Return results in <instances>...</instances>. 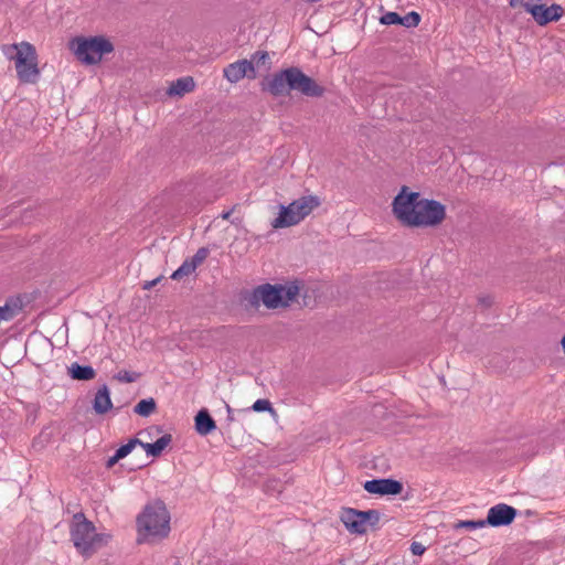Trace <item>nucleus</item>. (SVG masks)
<instances>
[{"instance_id": "bb28decb", "label": "nucleus", "mask_w": 565, "mask_h": 565, "mask_svg": "<svg viewBox=\"0 0 565 565\" xmlns=\"http://www.w3.org/2000/svg\"><path fill=\"white\" fill-rule=\"evenodd\" d=\"M138 377V374L137 373H132V372H129V371H119L116 375H115V379L121 383H132L137 380Z\"/></svg>"}, {"instance_id": "473e14b6", "label": "nucleus", "mask_w": 565, "mask_h": 565, "mask_svg": "<svg viewBox=\"0 0 565 565\" xmlns=\"http://www.w3.org/2000/svg\"><path fill=\"white\" fill-rule=\"evenodd\" d=\"M509 3L511 7H518V6H523L524 7V1L523 0H509Z\"/></svg>"}, {"instance_id": "0eeeda50", "label": "nucleus", "mask_w": 565, "mask_h": 565, "mask_svg": "<svg viewBox=\"0 0 565 565\" xmlns=\"http://www.w3.org/2000/svg\"><path fill=\"white\" fill-rule=\"evenodd\" d=\"M12 49L17 51L14 60L19 79L23 83H35L40 71L34 46L28 42H21L14 44Z\"/></svg>"}, {"instance_id": "4be33fe9", "label": "nucleus", "mask_w": 565, "mask_h": 565, "mask_svg": "<svg viewBox=\"0 0 565 565\" xmlns=\"http://www.w3.org/2000/svg\"><path fill=\"white\" fill-rule=\"evenodd\" d=\"M17 311V307L8 302L0 306V322L12 320L15 317Z\"/></svg>"}, {"instance_id": "39448f33", "label": "nucleus", "mask_w": 565, "mask_h": 565, "mask_svg": "<svg viewBox=\"0 0 565 565\" xmlns=\"http://www.w3.org/2000/svg\"><path fill=\"white\" fill-rule=\"evenodd\" d=\"M320 201L315 195L301 196L288 205H281L278 216L271 222L274 228H284L299 224L307 217Z\"/></svg>"}, {"instance_id": "2eb2a0df", "label": "nucleus", "mask_w": 565, "mask_h": 565, "mask_svg": "<svg viewBox=\"0 0 565 565\" xmlns=\"http://www.w3.org/2000/svg\"><path fill=\"white\" fill-rule=\"evenodd\" d=\"M93 408L96 414L103 415L113 408L110 392L107 385H103L95 394Z\"/></svg>"}, {"instance_id": "1a4fd4ad", "label": "nucleus", "mask_w": 565, "mask_h": 565, "mask_svg": "<svg viewBox=\"0 0 565 565\" xmlns=\"http://www.w3.org/2000/svg\"><path fill=\"white\" fill-rule=\"evenodd\" d=\"M446 217V207L438 201L420 200L417 213L411 223L412 227H433L439 225Z\"/></svg>"}, {"instance_id": "7c9ffc66", "label": "nucleus", "mask_w": 565, "mask_h": 565, "mask_svg": "<svg viewBox=\"0 0 565 565\" xmlns=\"http://www.w3.org/2000/svg\"><path fill=\"white\" fill-rule=\"evenodd\" d=\"M411 551L414 555H422L425 552V547L418 542H413Z\"/></svg>"}, {"instance_id": "20e7f679", "label": "nucleus", "mask_w": 565, "mask_h": 565, "mask_svg": "<svg viewBox=\"0 0 565 565\" xmlns=\"http://www.w3.org/2000/svg\"><path fill=\"white\" fill-rule=\"evenodd\" d=\"M299 292L295 282L286 285H260L253 290L250 301L255 305L262 302L268 309L287 307L294 301Z\"/></svg>"}, {"instance_id": "9b49d317", "label": "nucleus", "mask_w": 565, "mask_h": 565, "mask_svg": "<svg viewBox=\"0 0 565 565\" xmlns=\"http://www.w3.org/2000/svg\"><path fill=\"white\" fill-rule=\"evenodd\" d=\"M524 10L532 15L539 25H546L550 22L558 21L564 13L562 6L556 3L546 6L543 3V0L525 1Z\"/></svg>"}, {"instance_id": "f8f14e48", "label": "nucleus", "mask_w": 565, "mask_h": 565, "mask_svg": "<svg viewBox=\"0 0 565 565\" xmlns=\"http://www.w3.org/2000/svg\"><path fill=\"white\" fill-rule=\"evenodd\" d=\"M516 516V509L505 503H499L488 510L487 524L499 527L513 522Z\"/></svg>"}, {"instance_id": "a211bd4d", "label": "nucleus", "mask_w": 565, "mask_h": 565, "mask_svg": "<svg viewBox=\"0 0 565 565\" xmlns=\"http://www.w3.org/2000/svg\"><path fill=\"white\" fill-rule=\"evenodd\" d=\"M67 373L71 379L78 381H89L96 376V372L90 365H81L77 362L67 367Z\"/></svg>"}, {"instance_id": "dca6fc26", "label": "nucleus", "mask_w": 565, "mask_h": 565, "mask_svg": "<svg viewBox=\"0 0 565 565\" xmlns=\"http://www.w3.org/2000/svg\"><path fill=\"white\" fill-rule=\"evenodd\" d=\"M216 428L214 419L211 417L207 409L203 408L199 411L195 416V429L199 435L206 436Z\"/></svg>"}, {"instance_id": "7ed1b4c3", "label": "nucleus", "mask_w": 565, "mask_h": 565, "mask_svg": "<svg viewBox=\"0 0 565 565\" xmlns=\"http://www.w3.org/2000/svg\"><path fill=\"white\" fill-rule=\"evenodd\" d=\"M70 535L76 551L86 558L93 556L113 539L108 532L97 533L94 523L88 521L83 513L74 514Z\"/></svg>"}, {"instance_id": "b1692460", "label": "nucleus", "mask_w": 565, "mask_h": 565, "mask_svg": "<svg viewBox=\"0 0 565 565\" xmlns=\"http://www.w3.org/2000/svg\"><path fill=\"white\" fill-rule=\"evenodd\" d=\"M137 445H140V446H141V441H140L138 438H132V439H130L127 444L121 445V446L116 450V452L118 454V456H119L121 459H124L125 457H127V456L132 451V449H134Z\"/></svg>"}, {"instance_id": "f3484780", "label": "nucleus", "mask_w": 565, "mask_h": 565, "mask_svg": "<svg viewBox=\"0 0 565 565\" xmlns=\"http://www.w3.org/2000/svg\"><path fill=\"white\" fill-rule=\"evenodd\" d=\"M195 83L191 76H184L172 82L169 86L167 94L169 96H183L194 89Z\"/></svg>"}, {"instance_id": "423d86ee", "label": "nucleus", "mask_w": 565, "mask_h": 565, "mask_svg": "<svg viewBox=\"0 0 565 565\" xmlns=\"http://www.w3.org/2000/svg\"><path fill=\"white\" fill-rule=\"evenodd\" d=\"M71 49L84 64L92 65L100 62L105 54L114 51V45L105 36L76 38L71 42Z\"/></svg>"}, {"instance_id": "393cba45", "label": "nucleus", "mask_w": 565, "mask_h": 565, "mask_svg": "<svg viewBox=\"0 0 565 565\" xmlns=\"http://www.w3.org/2000/svg\"><path fill=\"white\" fill-rule=\"evenodd\" d=\"M487 524V520H478V521H460L458 524H457V527L458 529H468V530H477V529H482Z\"/></svg>"}, {"instance_id": "9d476101", "label": "nucleus", "mask_w": 565, "mask_h": 565, "mask_svg": "<svg viewBox=\"0 0 565 565\" xmlns=\"http://www.w3.org/2000/svg\"><path fill=\"white\" fill-rule=\"evenodd\" d=\"M380 520L379 512L375 510L356 511L345 509L341 514V521L347 530L354 534H364L369 525H374Z\"/></svg>"}, {"instance_id": "c9c22d12", "label": "nucleus", "mask_w": 565, "mask_h": 565, "mask_svg": "<svg viewBox=\"0 0 565 565\" xmlns=\"http://www.w3.org/2000/svg\"><path fill=\"white\" fill-rule=\"evenodd\" d=\"M227 413H228V419L232 420L233 419L232 416H231L232 409H231V407L228 405H227Z\"/></svg>"}, {"instance_id": "a878e982", "label": "nucleus", "mask_w": 565, "mask_h": 565, "mask_svg": "<svg viewBox=\"0 0 565 565\" xmlns=\"http://www.w3.org/2000/svg\"><path fill=\"white\" fill-rule=\"evenodd\" d=\"M207 255H209V249L205 247H201L196 250V253L191 258H189V260L192 264H194L195 267L198 268V266L201 265L205 260Z\"/></svg>"}, {"instance_id": "f03ea898", "label": "nucleus", "mask_w": 565, "mask_h": 565, "mask_svg": "<svg viewBox=\"0 0 565 565\" xmlns=\"http://www.w3.org/2000/svg\"><path fill=\"white\" fill-rule=\"evenodd\" d=\"M170 520V513L162 501L146 505L137 518V542L154 543L166 539L171 530Z\"/></svg>"}, {"instance_id": "5701e85b", "label": "nucleus", "mask_w": 565, "mask_h": 565, "mask_svg": "<svg viewBox=\"0 0 565 565\" xmlns=\"http://www.w3.org/2000/svg\"><path fill=\"white\" fill-rule=\"evenodd\" d=\"M401 25H404L406 28H415L420 22V15L417 12L412 11L405 14L404 17H401Z\"/></svg>"}, {"instance_id": "ddd939ff", "label": "nucleus", "mask_w": 565, "mask_h": 565, "mask_svg": "<svg viewBox=\"0 0 565 565\" xmlns=\"http://www.w3.org/2000/svg\"><path fill=\"white\" fill-rule=\"evenodd\" d=\"M224 77L230 83H237L244 77L254 78L256 76L255 67L248 60H239L231 63L224 68Z\"/></svg>"}, {"instance_id": "72a5a7b5", "label": "nucleus", "mask_w": 565, "mask_h": 565, "mask_svg": "<svg viewBox=\"0 0 565 565\" xmlns=\"http://www.w3.org/2000/svg\"><path fill=\"white\" fill-rule=\"evenodd\" d=\"M157 281H158V279H154V280H152V281H148V282L145 285V288H146V289H148V288H150V287L154 286V285L157 284Z\"/></svg>"}, {"instance_id": "2f4dec72", "label": "nucleus", "mask_w": 565, "mask_h": 565, "mask_svg": "<svg viewBox=\"0 0 565 565\" xmlns=\"http://www.w3.org/2000/svg\"><path fill=\"white\" fill-rule=\"evenodd\" d=\"M121 458L118 456L117 452L114 454V456H111L108 460H107V463L106 466L108 468H111L113 466H115Z\"/></svg>"}, {"instance_id": "f257e3e1", "label": "nucleus", "mask_w": 565, "mask_h": 565, "mask_svg": "<svg viewBox=\"0 0 565 565\" xmlns=\"http://www.w3.org/2000/svg\"><path fill=\"white\" fill-rule=\"evenodd\" d=\"M263 89L273 96H284L295 90L305 96H322L324 89L298 67H289L266 78Z\"/></svg>"}, {"instance_id": "aec40b11", "label": "nucleus", "mask_w": 565, "mask_h": 565, "mask_svg": "<svg viewBox=\"0 0 565 565\" xmlns=\"http://www.w3.org/2000/svg\"><path fill=\"white\" fill-rule=\"evenodd\" d=\"M156 409V402L153 398H146L141 399L136 406H135V413L147 417L149 416L153 411Z\"/></svg>"}, {"instance_id": "6ab92c4d", "label": "nucleus", "mask_w": 565, "mask_h": 565, "mask_svg": "<svg viewBox=\"0 0 565 565\" xmlns=\"http://www.w3.org/2000/svg\"><path fill=\"white\" fill-rule=\"evenodd\" d=\"M171 440V435L166 434L151 444L141 441V447L146 450L148 456L157 457L168 447Z\"/></svg>"}, {"instance_id": "c756f323", "label": "nucleus", "mask_w": 565, "mask_h": 565, "mask_svg": "<svg viewBox=\"0 0 565 565\" xmlns=\"http://www.w3.org/2000/svg\"><path fill=\"white\" fill-rule=\"evenodd\" d=\"M252 409L255 412L271 411V404L268 399L260 398L253 404Z\"/></svg>"}, {"instance_id": "6e6552de", "label": "nucleus", "mask_w": 565, "mask_h": 565, "mask_svg": "<svg viewBox=\"0 0 565 565\" xmlns=\"http://www.w3.org/2000/svg\"><path fill=\"white\" fill-rule=\"evenodd\" d=\"M422 196L418 192H409L407 186H402L394 198L392 209L395 217L404 225L411 226L414 215L417 213Z\"/></svg>"}, {"instance_id": "412c9836", "label": "nucleus", "mask_w": 565, "mask_h": 565, "mask_svg": "<svg viewBox=\"0 0 565 565\" xmlns=\"http://www.w3.org/2000/svg\"><path fill=\"white\" fill-rule=\"evenodd\" d=\"M196 267L189 259H185L182 265L173 271L171 278L174 280H180L183 277H186L195 271Z\"/></svg>"}, {"instance_id": "f704fd0d", "label": "nucleus", "mask_w": 565, "mask_h": 565, "mask_svg": "<svg viewBox=\"0 0 565 565\" xmlns=\"http://www.w3.org/2000/svg\"><path fill=\"white\" fill-rule=\"evenodd\" d=\"M231 214H232V212H231V211L223 212V213H222V218L227 220V218L231 216Z\"/></svg>"}, {"instance_id": "c85d7f7f", "label": "nucleus", "mask_w": 565, "mask_h": 565, "mask_svg": "<svg viewBox=\"0 0 565 565\" xmlns=\"http://www.w3.org/2000/svg\"><path fill=\"white\" fill-rule=\"evenodd\" d=\"M269 61V54L265 51L256 52L249 62L255 63L256 66L265 65Z\"/></svg>"}, {"instance_id": "cd10ccee", "label": "nucleus", "mask_w": 565, "mask_h": 565, "mask_svg": "<svg viewBox=\"0 0 565 565\" xmlns=\"http://www.w3.org/2000/svg\"><path fill=\"white\" fill-rule=\"evenodd\" d=\"M401 15L396 12H386L381 18V23L386 25L401 24Z\"/></svg>"}, {"instance_id": "4468645a", "label": "nucleus", "mask_w": 565, "mask_h": 565, "mask_svg": "<svg viewBox=\"0 0 565 565\" xmlns=\"http://www.w3.org/2000/svg\"><path fill=\"white\" fill-rule=\"evenodd\" d=\"M364 490L369 493L386 495V494H398L403 490L401 482L393 479H373L365 481L363 486Z\"/></svg>"}]
</instances>
